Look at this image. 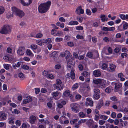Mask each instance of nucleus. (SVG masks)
Instances as JSON below:
<instances>
[{
	"instance_id": "2eb2a0df",
	"label": "nucleus",
	"mask_w": 128,
	"mask_h": 128,
	"mask_svg": "<svg viewBox=\"0 0 128 128\" xmlns=\"http://www.w3.org/2000/svg\"><path fill=\"white\" fill-rule=\"evenodd\" d=\"M7 115L4 113H0V119L2 120H6V118Z\"/></svg>"
},
{
	"instance_id": "a878e982",
	"label": "nucleus",
	"mask_w": 128,
	"mask_h": 128,
	"mask_svg": "<svg viewBox=\"0 0 128 128\" xmlns=\"http://www.w3.org/2000/svg\"><path fill=\"white\" fill-rule=\"evenodd\" d=\"M110 68L111 70H114L116 68V66L114 64H111L110 65Z\"/></svg>"
},
{
	"instance_id": "dca6fc26",
	"label": "nucleus",
	"mask_w": 128,
	"mask_h": 128,
	"mask_svg": "<svg viewBox=\"0 0 128 128\" xmlns=\"http://www.w3.org/2000/svg\"><path fill=\"white\" fill-rule=\"evenodd\" d=\"M105 125L106 128H118V126H114L113 125L110 124L109 123L106 124Z\"/></svg>"
},
{
	"instance_id": "c85d7f7f",
	"label": "nucleus",
	"mask_w": 128,
	"mask_h": 128,
	"mask_svg": "<svg viewBox=\"0 0 128 128\" xmlns=\"http://www.w3.org/2000/svg\"><path fill=\"white\" fill-rule=\"evenodd\" d=\"M108 65L105 63H103L102 64V68L103 70L106 69L108 67Z\"/></svg>"
},
{
	"instance_id": "ea45409f",
	"label": "nucleus",
	"mask_w": 128,
	"mask_h": 128,
	"mask_svg": "<svg viewBox=\"0 0 128 128\" xmlns=\"http://www.w3.org/2000/svg\"><path fill=\"white\" fill-rule=\"evenodd\" d=\"M26 53L29 56H31L32 55V53L31 51L29 49H27L26 51Z\"/></svg>"
},
{
	"instance_id": "49530a36",
	"label": "nucleus",
	"mask_w": 128,
	"mask_h": 128,
	"mask_svg": "<svg viewBox=\"0 0 128 128\" xmlns=\"http://www.w3.org/2000/svg\"><path fill=\"white\" fill-rule=\"evenodd\" d=\"M110 99L112 101H116L117 100L116 97L115 96L111 97L110 98Z\"/></svg>"
},
{
	"instance_id": "4d7b16f0",
	"label": "nucleus",
	"mask_w": 128,
	"mask_h": 128,
	"mask_svg": "<svg viewBox=\"0 0 128 128\" xmlns=\"http://www.w3.org/2000/svg\"><path fill=\"white\" fill-rule=\"evenodd\" d=\"M79 116L81 118L84 117L85 116V114L83 112H80L79 114Z\"/></svg>"
},
{
	"instance_id": "4468645a",
	"label": "nucleus",
	"mask_w": 128,
	"mask_h": 128,
	"mask_svg": "<svg viewBox=\"0 0 128 128\" xmlns=\"http://www.w3.org/2000/svg\"><path fill=\"white\" fill-rule=\"evenodd\" d=\"M115 89L116 90H118L120 89L122 87V84L120 83H115Z\"/></svg>"
},
{
	"instance_id": "e2e57ef3",
	"label": "nucleus",
	"mask_w": 128,
	"mask_h": 128,
	"mask_svg": "<svg viewBox=\"0 0 128 128\" xmlns=\"http://www.w3.org/2000/svg\"><path fill=\"white\" fill-rule=\"evenodd\" d=\"M108 52L110 54H111L112 52V48L110 47H109L108 48Z\"/></svg>"
},
{
	"instance_id": "603ef678",
	"label": "nucleus",
	"mask_w": 128,
	"mask_h": 128,
	"mask_svg": "<svg viewBox=\"0 0 128 128\" xmlns=\"http://www.w3.org/2000/svg\"><path fill=\"white\" fill-rule=\"evenodd\" d=\"M46 44L51 43L52 42L51 39L50 38H48L46 39Z\"/></svg>"
},
{
	"instance_id": "0e129e2a",
	"label": "nucleus",
	"mask_w": 128,
	"mask_h": 128,
	"mask_svg": "<svg viewBox=\"0 0 128 128\" xmlns=\"http://www.w3.org/2000/svg\"><path fill=\"white\" fill-rule=\"evenodd\" d=\"M99 123L100 125H103L105 123V121L102 120H100L99 121Z\"/></svg>"
},
{
	"instance_id": "f704fd0d",
	"label": "nucleus",
	"mask_w": 128,
	"mask_h": 128,
	"mask_svg": "<svg viewBox=\"0 0 128 128\" xmlns=\"http://www.w3.org/2000/svg\"><path fill=\"white\" fill-rule=\"evenodd\" d=\"M78 84H74L72 86V89L74 90L78 88Z\"/></svg>"
},
{
	"instance_id": "58836bf2",
	"label": "nucleus",
	"mask_w": 128,
	"mask_h": 128,
	"mask_svg": "<svg viewBox=\"0 0 128 128\" xmlns=\"http://www.w3.org/2000/svg\"><path fill=\"white\" fill-rule=\"evenodd\" d=\"M22 68L24 69L28 70L29 68V67L26 65H24L22 67Z\"/></svg>"
},
{
	"instance_id": "423d86ee",
	"label": "nucleus",
	"mask_w": 128,
	"mask_h": 128,
	"mask_svg": "<svg viewBox=\"0 0 128 128\" xmlns=\"http://www.w3.org/2000/svg\"><path fill=\"white\" fill-rule=\"evenodd\" d=\"M67 67L68 68L71 69V78L72 80L74 79L75 78V74L74 72V70L73 69L74 67V64H67Z\"/></svg>"
},
{
	"instance_id": "393cba45",
	"label": "nucleus",
	"mask_w": 128,
	"mask_h": 128,
	"mask_svg": "<svg viewBox=\"0 0 128 128\" xmlns=\"http://www.w3.org/2000/svg\"><path fill=\"white\" fill-rule=\"evenodd\" d=\"M59 92H54L52 93V94L54 98L58 96Z\"/></svg>"
},
{
	"instance_id": "1a4fd4ad",
	"label": "nucleus",
	"mask_w": 128,
	"mask_h": 128,
	"mask_svg": "<svg viewBox=\"0 0 128 128\" xmlns=\"http://www.w3.org/2000/svg\"><path fill=\"white\" fill-rule=\"evenodd\" d=\"M93 102L92 100V99L90 98H88L86 99L85 102V105L86 106H92L93 105Z\"/></svg>"
},
{
	"instance_id": "72a5a7b5",
	"label": "nucleus",
	"mask_w": 128,
	"mask_h": 128,
	"mask_svg": "<svg viewBox=\"0 0 128 128\" xmlns=\"http://www.w3.org/2000/svg\"><path fill=\"white\" fill-rule=\"evenodd\" d=\"M36 44H38V45L42 46V40H36Z\"/></svg>"
},
{
	"instance_id": "412c9836",
	"label": "nucleus",
	"mask_w": 128,
	"mask_h": 128,
	"mask_svg": "<svg viewBox=\"0 0 128 128\" xmlns=\"http://www.w3.org/2000/svg\"><path fill=\"white\" fill-rule=\"evenodd\" d=\"M64 54L65 57L67 60L70 56V52L66 50L65 51Z\"/></svg>"
},
{
	"instance_id": "5701e85b",
	"label": "nucleus",
	"mask_w": 128,
	"mask_h": 128,
	"mask_svg": "<svg viewBox=\"0 0 128 128\" xmlns=\"http://www.w3.org/2000/svg\"><path fill=\"white\" fill-rule=\"evenodd\" d=\"M78 24V22L77 21H71L68 23V24L70 25H77Z\"/></svg>"
},
{
	"instance_id": "a18cd8bd",
	"label": "nucleus",
	"mask_w": 128,
	"mask_h": 128,
	"mask_svg": "<svg viewBox=\"0 0 128 128\" xmlns=\"http://www.w3.org/2000/svg\"><path fill=\"white\" fill-rule=\"evenodd\" d=\"M83 27L82 26H77L76 28V29L78 30H81L83 29Z\"/></svg>"
},
{
	"instance_id": "2f4dec72",
	"label": "nucleus",
	"mask_w": 128,
	"mask_h": 128,
	"mask_svg": "<svg viewBox=\"0 0 128 128\" xmlns=\"http://www.w3.org/2000/svg\"><path fill=\"white\" fill-rule=\"evenodd\" d=\"M98 104L100 106L102 107L104 105L103 101V100H100Z\"/></svg>"
},
{
	"instance_id": "69168bd1",
	"label": "nucleus",
	"mask_w": 128,
	"mask_h": 128,
	"mask_svg": "<svg viewBox=\"0 0 128 128\" xmlns=\"http://www.w3.org/2000/svg\"><path fill=\"white\" fill-rule=\"evenodd\" d=\"M114 124L115 125H117L119 123V121L118 119H116L114 120Z\"/></svg>"
},
{
	"instance_id": "f8f14e48",
	"label": "nucleus",
	"mask_w": 128,
	"mask_h": 128,
	"mask_svg": "<svg viewBox=\"0 0 128 128\" xmlns=\"http://www.w3.org/2000/svg\"><path fill=\"white\" fill-rule=\"evenodd\" d=\"M93 74L95 77H98L101 75V72L100 70H97L93 72Z\"/></svg>"
},
{
	"instance_id": "a19ab883",
	"label": "nucleus",
	"mask_w": 128,
	"mask_h": 128,
	"mask_svg": "<svg viewBox=\"0 0 128 128\" xmlns=\"http://www.w3.org/2000/svg\"><path fill=\"white\" fill-rule=\"evenodd\" d=\"M24 75L22 72H20L18 74V76L20 78H24Z\"/></svg>"
},
{
	"instance_id": "f3484780",
	"label": "nucleus",
	"mask_w": 128,
	"mask_h": 128,
	"mask_svg": "<svg viewBox=\"0 0 128 128\" xmlns=\"http://www.w3.org/2000/svg\"><path fill=\"white\" fill-rule=\"evenodd\" d=\"M50 55L51 57L53 58L54 60L56 59L57 57L58 56V54H57V52L56 51L53 52Z\"/></svg>"
},
{
	"instance_id": "4c0bfd02",
	"label": "nucleus",
	"mask_w": 128,
	"mask_h": 128,
	"mask_svg": "<svg viewBox=\"0 0 128 128\" xmlns=\"http://www.w3.org/2000/svg\"><path fill=\"white\" fill-rule=\"evenodd\" d=\"M100 118L103 120H106L108 118V116H105L104 115H102L100 116Z\"/></svg>"
},
{
	"instance_id": "de8ad7c7",
	"label": "nucleus",
	"mask_w": 128,
	"mask_h": 128,
	"mask_svg": "<svg viewBox=\"0 0 128 128\" xmlns=\"http://www.w3.org/2000/svg\"><path fill=\"white\" fill-rule=\"evenodd\" d=\"M35 90L36 94H38L40 92V90L39 88H35Z\"/></svg>"
},
{
	"instance_id": "6e6d98bb",
	"label": "nucleus",
	"mask_w": 128,
	"mask_h": 128,
	"mask_svg": "<svg viewBox=\"0 0 128 128\" xmlns=\"http://www.w3.org/2000/svg\"><path fill=\"white\" fill-rule=\"evenodd\" d=\"M88 57L90 58L92 57V54L91 52H88L87 54Z\"/></svg>"
},
{
	"instance_id": "6e6552de",
	"label": "nucleus",
	"mask_w": 128,
	"mask_h": 128,
	"mask_svg": "<svg viewBox=\"0 0 128 128\" xmlns=\"http://www.w3.org/2000/svg\"><path fill=\"white\" fill-rule=\"evenodd\" d=\"M25 51L24 47L23 46H20L19 47L18 49L17 50L18 54L20 56H22L24 55Z\"/></svg>"
},
{
	"instance_id": "9d476101",
	"label": "nucleus",
	"mask_w": 128,
	"mask_h": 128,
	"mask_svg": "<svg viewBox=\"0 0 128 128\" xmlns=\"http://www.w3.org/2000/svg\"><path fill=\"white\" fill-rule=\"evenodd\" d=\"M32 0H20V2L23 5L28 6L30 4Z\"/></svg>"
},
{
	"instance_id": "a211bd4d",
	"label": "nucleus",
	"mask_w": 128,
	"mask_h": 128,
	"mask_svg": "<svg viewBox=\"0 0 128 128\" xmlns=\"http://www.w3.org/2000/svg\"><path fill=\"white\" fill-rule=\"evenodd\" d=\"M32 100V99L30 96H28L26 98V99H25L23 101V104H26L28 103L29 102H30Z\"/></svg>"
},
{
	"instance_id": "774afa93",
	"label": "nucleus",
	"mask_w": 128,
	"mask_h": 128,
	"mask_svg": "<svg viewBox=\"0 0 128 128\" xmlns=\"http://www.w3.org/2000/svg\"><path fill=\"white\" fill-rule=\"evenodd\" d=\"M59 20L61 22H64L65 21V19L62 17H60L59 18Z\"/></svg>"
},
{
	"instance_id": "c9c22d12",
	"label": "nucleus",
	"mask_w": 128,
	"mask_h": 128,
	"mask_svg": "<svg viewBox=\"0 0 128 128\" xmlns=\"http://www.w3.org/2000/svg\"><path fill=\"white\" fill-rule=\"evenodd\" d=\"M15 123L16 126H20L21 124L20 121L18 120H16L15 122Z\"/></svg>"
},
{
	"instance_id": "c756f323",
	"label": "nucleus",
	"mask_w": 128,
	"mask_h": 128,
	"mask_svg": "<svg viewBox=\"0 0 128 128\" xmlns=\"http://www.w3.org/2000/svg\"><path fill=\"white\" fill-rule=\"evenodd\" d=\"M128 27V24L126 22H125V23L123 25V28L124 30H126Z\"/></svg>"
},
{
	"instance_id": "13d9d810",
	"label": "nucleus",
	"mask_w": 128,
	"mask_h": 128,
	"mask_svg": "<svg viewBox=\"0 0 128 128\" xmlns=\"http://www.w3.org/2000/svg\"><path fill=\"white\" fill-rule=\"evenodd\" d=\"M67 44L70 47H72L74 46V44L72 42H68Z\"/></svg>"
},
{
	"instance_id": "37998d69",
	"label": "nucleus",
	"mask_w": 128,
	"mask_h": 128,
	"mask_svg": "<svg viewBox=\"0 0 128 128\" xmlns=\"http://www.w3.org/2000/svg\"><path fill=\"white\" fill-rule=\"evenodd\" d=\"M116 114L114 112H112L111 114V117L113 118H115L116 117Z\"/></svg>"
},
{
	"instance_id": "b1692460",
	"label": "nucleus",
	"mask_w": 128,
	"mask_h": 128,
	"mask_svg": "<svg viewBox=\"0 0 128 128\" xmlns=\"http://www.w3.org/2000/svg\"><path fill=\"white\" fill-rule=\"evenodd\" d=\"M14 118H10L8 119V123L11 124H13L14 123Z\"/></svg>"
},
{
	"instance_id": "4be33fe9",
	"label": "nucleus",
	"mask_w": 128,
	"mask_h": 128,
	"mask_svg": "<svg viewBox=\"0 0 128 128\" xmlns=\"http://www.w3.org/2000/svg\"><path fill=\"white\" fill-rule=\"evenodd\" d=\"M112 90L111 87L109 86L105 89V91L106 92L109 93L112 91Z\"/></svg>"
},
{
	"instance_id": "8fccbe9b",
	"label": "nucleus",
	"mask_w": 128,
	"mask_h": 128,
	"mask_svg": "<svg viewBox=\"0 0 128 128\" xmlns=\"http://www.w3.org/2000/svg\"><path fill=\"white\" fill-rule=\"evenodd\" d=\"M103 40L105 42H108L109 41L110 39L108 37H105L104 38Z\"/></svg>"
},
{
	"instance_id": "7c9ffc66",
	"label": "nucleus",
	"mask_w": 128,
	"mask_h": 128,
	"mask_svg": "<svg viewBox=\"0 0 128 128\" xmlns=\"http://www.w3.org/2000/svg\"><path fill=\"white\" fill-rule=\"evenodd\" d=\"M4 68L6 70H8L10 67H11L9 64H5L4 65Z\"/></svg>"
},
{
	"instance_id": "9b49d317",
	"label": "nucleus",
	"mask_w": 128,
	"mask_h": 128,
	"mask_svg": "<svg viewBox=\"0 0 128 128\" xmlns=\"http://www.w3.org/2000/svg\"><path fill=\"white\" fill-rule=\"evenodd\" d=\"M36 120V117L33 115L31 116L29 118V122L31 124H34Z\"/></svg>"
},
{
	"instance_id": "09e8293b",
	"label": "nucleus",
	"mask_w": 128,
	"mask_h": 128,
	"mask_svg": "<svg viewBox=\"0 0 128 128\" xmlns=\"http://www.w3.org/2000/svg\"><path fill=\"white\" fill-rule=\"evenodd\" d=\"M62 39L61 38H56L55 39V41L57 42H58L60 41H62Z\"/></svg>"
},
{
	"instance_id": "0eeeda50",
	"label": "nucleus",
	"mask_w": 128,
	"mask_h": 128,
	"mask_svg": "<svg viewBox=\"0 0 128 128\" xmlns=\"http://www.w3.org/2000/svg\"><path fill=\"white\" fill-rule=\"evenodd\" d=\"M56 83L57 85V86L55 87L56 88L60 90H62L63 89L64 87L63 86L62 84V82L60 79H57L56 81Z\"/></svg>"
},
{
	"instance_id": "aec40b11",
	"label": "nucleus",
	"mask_w": 128,
	"mask_h": 128,
	"mask_svg": "<svg viewBox=\"0 0 128 128\" xmlns=\"http://www.w3.org/2000/svg\"><path fill=\"white\" fill-rule=\"evenodd\" d=\"M106 18H107V15L104 14L101 15L100 18L102 22H104L106 21Z\"/></svg>"
},
{
	"instance_id": "e433bc0d",
	"label": "nucleus",
	"mask_w": 128,
	"mask_h": 128,
	"mask_svg": "<svg viewBox=\"0 0 128 128\" xmlns=\"http://www.w3.org/2000/svg\"><path fill=\"white\" fill-rule=\"evenodd\" d=\"M63 32L61 31H58L54 35L56 36H61L63 34Z\"/></svg>"
},
{
	"instance_id": "338daca9",
	"label": "nucleus",
	"mask_w": 128,
	"mask_h": 128,
	"mask_svg": "<svg viewBox=\"0 0 128 128\" xmlns=\"http://www.w3.org/2000/svg\"><path fill=\"white\" fill-rule=\"evenodd\" d=\"M41 92L42 93H45L47 92V90L46 89L44 88H42L41 90Z\"/></svg>"
},
{
	"instance_id": "7ed1b4c3",
	"label": "nucleus",
	"mask_w": 128,
	"mask_h": 128,
	"mask_svg": "<svg viewBox=\"0 0 128 128\" xmlns=\"http://www.w3.org/2000/svg\"><path fill=\"white\" fill-rule=\"evenodd\" d=\"M11 28L10 26L4 25L0 30V32L2 34H6L9 33L10 32Z\"/></svg>"
},
{
	"instance_id": "bf43d9fd",
	"label": "nucleus",
	"mask_w": 128,
	"mask_h": 128,
	"mask_svg": "<svg viewBox=\"0 0 128 128\" xmlns=\"http://www.w3.org/2000/svg\"><path fill=\"white\" fill-rule=\"evenodd\" d=\"M48 78L50 79H52L54 78V76L52 74H49L48 75Z\"/></svg>"
},
{
	"instance_id": "20e7f679",
	"label": "nucleus",
	"mask_w": 128,
	"mask_h": 128,
	"mask_svg": "<svg viewBox=\"0 0 128 128\" xmlns=\"http://www.w3.org/2000/svg\"><path fill=\"white\" fill-rule=\"evenodd\" d=\"M72 111L76 112H78L79 110L80 105L76 103L71 104H70Z\"/></svg>"
},
{
	"instance_id": "bb28decb",
	"label": "nucleus",
	"mask_w": 128,
	"mask_h": 128,
	"mask_svg": "<svg viewBox=\"0 0 128 128\" xmlns=\"http://www.w3.org/2000/svg\"><path fill=\"white\" fill-rule=\"evenodd\" d=\"M56 25L58 26H60L61 28H63L64 26V23H62L61 24L60 22H57L56 24Z\"/></svg>"
},
{
	"instance_id": "680f3d73",
	"label": "nucleus",
	"mask_w": 128,
	"mask_h": 128,
	"mask_svg": "<svg viewBox=\"0 0 128 128\" xmlns=\"http://www.w3.org/2000/svg\"><path fill=\"white\" fill-rule=\"evenodd\" d=\"M4 11V9L3 7L0 8V14H2Z\"/></svg>"
},
{
	"instance_id": "3c124183",
	"label": "nucleus",
	"mask_w": 128,
	"mask_h": 128,
	"mask_svg": "<svg viewBox=\"0 0 128 128\" xmlns=\"http://www.w3.org/2000/svg\"><path fill=\"white\" fill-rule=\"evenodd\" d=\"M67 64H74V62L72 61L71 60H67Z\"/></svg>"
},
{
	"instance_id": "c03bdc74",
	"label": "nucleus",
	"mask_w": 128,
	"mask_h": 128,
	"mask_svg": "<svg viewBox=\"0 0 128 128\" xmlns=\"http://www.w3.org/2000/svg\"><path fill=\"white\" fill-rule=\"evenodd\" d=\"M31 48L33 50H36L37 48V45L36 44L32 45Z\"/></svg>"
},
{
	"instance_id": "f03ea898",
	"label": "nucleus",
	"mask_w": 128,
	"mask_h": 128,
	"mask_svg": "<svg viewBox=\"0 0 128 128\" xmlns=\"http://www.w3.org/2000/svg\"><path fill=\"white\" fill-rule=\"evenodd\" d=\"M12 10L13 13L18 16L20 18H22L24 16V12L15 7L12 8Z\"/></svg>"
},
{
	"instance_id": "864d4df0",
	"label": "nucleus",
	"mask_w": 128,
	"mask_h": 128,
	"mask_svg": "<svg viewBox=\"0 0 128 128\" xmlns=\"http://www.w3.org/2000/svg\"><path fill=\"white\" fill-rule=\"evenodd\" d=\"M119 16L120 17V18L123 20H124L125 18V16L124 14H120L119 15Z\"/></svg>"
},
{
	"instance_id": "5fc2aeb1",
	"label": "nucleus",
	"mask_w": 128,
	"mask_h": 128,
	"mask_svg": "<svg viewBox=\"0 0 128 128\" xmlns=\"http://www.w3.org/2000/svg\"><path fill=\"white\" fill-rule=\"evenodd\" d=\"M78 121V120L76 119L72 120L70 121V123L72 124H74L76 122H77Z\"/></svg>"
},
{
	"instance_id": "79ce46f5",
	"label": "nucleus",
	"mask_w": 128,
	"mask_h": 128,
	"mask_svg": "<svg viewBox=\"0 0 128 128\" xmlns=\"http://www.w3.org/2000/svg\"><path fill=\"white\" fill-rule=\"evenodd\" d=\"M76 38L78 39H83L84 38V36H80L79 34H77L76 36Z\"/></svg>"
},
{
	"instance_id": "f257e3e1",
	"label": "nucleus",
	"mask_w": 128,
	"mask_h": 128,
	"mask_svg": "<svg viewBox=\"0 0 128 128\" xmlns=\"http://www.w3.org/2000/svg\"><path fill=\"white\" fill-rule=\"evenodd\" d=\"M50 4L51 2L49 1L45 3L41 4L38 8L39 12L42 14L45 13L49 9Z\"/></svg>"
},
{
	"instance_id": "ddd939ff",
	"label": "nucleus",
	"mask_w": 128,
	"mask_h": 128,
	"mask_svg": "<svg viewBox=\"0 0 128 128\" xmlns=\"http://www.w3.org/2000/svg\"><path fill=\"white\" fill-rule=\"evenodd\" d=\"M114 28L113 27L108 28L106 27H103L102 29V30L105 31L114 30Z\"/></svg>"
},
{
	"instance_id": "052dcab7",
	"label": "nucleus",
	"mask_w": 128,
	"mask_h": 128,
	"mask_svg": "<svg viewBox=\"0 0 128 128\" xmlns=\"http://www.w3.org/2000/svg\"><path fill=\"white\" fill-rule=\"evenodd\" d=\"M86 13L87 14L90 15L91 12L89 9H87L86 10Z\"/></svg>"
},
{
	"instance_id": "39448f33",
	"label": "nucleus",
	"mask_w": 128,
	"mask_h": 128,
	"mask_svg": "<svg viewBox=\"0 0 128 128\" xmlns=\"http://www.w3.org/2000/svg\"><path fill=\"white\" fill-rule=\"evenodd\" d=\"M94 94L93 95V98L95 100H97L100 98V90L97 88L94 89Z\"/></svg>"
},
{
	"instance_id": "473e14b6",
	"label": "nucleus",
	"mask_w": 128,
	"mask_h": 128,
	"mask_svg": "<svg viewBox=\"0 0 128 128\" xmlns=\"http://www.w3.org/2000/svg\"><path fill=\"white\" fill-rule=\"evenodd\" d=\"M69 90H66L64 92L63 95L65 96H69Z\"/></svg>"
},
{
	"instance_id": "6ab92c4d",
	"label": "nucleus",
	"mask_w": 128,
	"mask_h": 128,
	"mask_svg": "<svg viewBox=\"0 0 128 128\" xmlns=\"http://www.w3.org/2000/svg\"><path fill=\"white\" fill-rule=\"evenodd\" d=\"M94 82L96 84H100L102 83V80L100 79H95L93 80Z\"/></svg>"
},
{
	"instance_id": "cd10ccee",
	"label": "nucleus",
	"mask_w": 128,
	"mask_h": 128,
	"mask_svg": "<svg viewBox=\"0 0 128 128\" xmlns=\"http://www.w3.org/2000/svg\"><path fill=\"white\" fill-rule=\"evenodd\" d=\"M89 75V73L86 71L84 72L83 73V75L85 77H88Z\"/></svg>"
}]
</instances>
